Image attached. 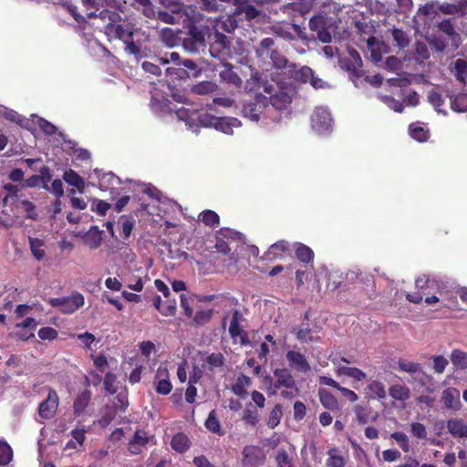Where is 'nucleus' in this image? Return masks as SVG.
<instances>
[{
    "label": "nucleus",
    "instance_id": "nucleus-1",
    "mask_svg": "<svg viewBox=\"0 0 467 467\" xmlns=\"http://www.w3.org/2000/svg\"><path fill=\"white\" fill-rule=\"evenodd\" d=\"M109 23L106 29L109 34L114 35V36L121 40L125 45V51L130 55L136 57L141 55V44L139 40H134V36L140 33V29L135 27L131 23H122L114 25Z\"/></svg>",
    "mask_w": 467,
    "mask_h": 467
},
{
    "label": "nucleus",
    "instance_id": "nucleus-2",
    "mask_svg": "<svg viewBox=\"0 0 467 467\" xmlns=\"http://www.w3.org/2000/svg\"><path fill=\"white\" fill-rule=\"evenodd\" d=\"M188 36L195 39V42L204 44L205 36L209 32L208 20L195 9L186 11Z\"/></svg>",
    "mask_w": 467,
    "mask_h": 467
},
{
    "label": "nucleus",
    "instance_id": "nucleus-3",
    "mask_svg": "<svg viewBox=\"0 0 467 467\" xmlns=\"http://www.w3.org/2000/svg\"><path fill=\"white\" fill-rule=\"evenodd\" d=\"M271 110L269 98L256 94L253 99L244 103L242 112L244 118L257 122L263 114L269 113Z\"/></svg>",
    "mask_w": 467,
    "mask_h": 467
},
{
    "label": "nucleus",
    "instance_id": "nucleus-4",
    "mask_svg": "<svg viewBox=\"0 0 467 467\" xmlns=\"http://www.w3.org/2000/svg\"><path fill=\"white\" fill-rule=\"evenodd\" d=\"M84 303V296L78 292H74L69 296L54 297L49 299V304L53 307L58 308V310L64 314H72L76 312L78 308L83 306Z\"/></svg>",
    "mask_w": 467,
    "mask_h": 467
},
{
    "label": "nucleus",
    "instance_id": "nucleus-5",
    "mask_svg": "<svg viewBox=\"0 0 467 467\" xmlns=\"http://www.w3.org/2000/svg\"><path fill=\"white\" fill-rule=\"evenodd\" d=\"M196 116H198L196 123L198 122L202 127H214L224 133H229L231 130L230 123L224 118L213 116L203 110H197Z\"/></svg>",
    "mask_w": 467,
    "mask_h": 467
},
{
    "label": "nucleus",
    "instance_id": "nucleus-6",
    "mask_svg": "<svg viewBox=\"0 0 467 467\" xmlns=\"http://www.w3.org/2000/svg\"><path fill=\"white\" fill-rule=\"evenodd\" d=\"M265 462L264 451L254 445H246L242 451L243 467H259Z\"/></svg>",
    "mask_w": 467,
    "mask_h": 467
},
{
    "label": "nucleus",
    "instance_id": "nucleus-7",
    "mask_svg": "<svg viewBox=\"0 0 467 467\" xmlns=\"http://www.w3.org/2000/svg\"><path fill=\"white\" fill-rule=\"evenodd\" d=\"M58 405L59 398L57 391L49 388L47 397L39 404L38 415L42 419L50 420L55 417Z\"/></svg>",
    "mask_w": 467,
    "mask_h": 467
},
{
    "label": "nucleus",
    "instance_id": "nucleus-8",
    "mask_svg": "<svg viewBox=\"0 0 467 467\" xmlns=\"http://www.w3.org/2000/svg\"><path fill=\"white\" fill-rule=\"evenodd\" d=\"M81 2L86 9V15L88 18H95L99 16L103 20L108 18L110 22H117L120 18L118 13L107 9L100 11V13L98 15L97 12L100 7V3L99 0H81Z\"/></svg>",
    "mask_w": 467,
    "mask_h": 467
},
{
    "label": "nucleus",
    "instance_id": "nucleus-9",
    "mask_svg": "<svg viewBox=\"0 0 467 467\" xmlns=\"http://www.w3.org/2000/svg\"><path fill=\"white\" fill-rule=\"evenodd\" d=\"M309 29L316 33L317 38L322 43H330L332 36L327 26L326 19L321 16H315L310 18Z\"/></svg>",
    "mask_w": 467,
    "mask_h": 467
},
{
    "label": "nucleus",
    "instance_id": "nucleus-10",
    "mask_svg": "<svg viewBox=\"0 0 467 467\" xmlns=\"http://www.w3.org/2000/svg\"><path fill=\"white\" fill-rule=\"evenodd\" d=\"M285 358L292 369L302 373H307L311 370L310 364L304 354L295 350H288Z\"/></svg>",
    "mask_w": 467,
    "mask_h": 467
},
{
    "label": "nucleus",
    "instance_id": "nucleus-11",
    "mask_svg": "<svg viewBox=\"0 0 467 467\" xmlns=\"http://www.w3.org/2000/svg\"><path fill=\"white\" fill-rule=\"evenodd\" d=\"M234 16H244L246 21H252L260 15V11L251 4V0H234Z\"/></svg>",
    "mask_w": 467,
    "mask_h": 467
},
{
    "label": "nucleus",
    "instance_id": "nucleus-12",
    "mask_svg": "<svg viewBox=\"0 0 467 467\" xmlns=\"http://www.w3.org/2000/svg\"><path fill=\"white\" fill-rule=\"evenodd\" d=\"M274 377L275 379L273 383L275 389H279L283 387L290 389H296V380L288 368H283L275 369Z\"/></svg>",
    "mask_w": 467,
    "mask_h": 467
},
{
    "label": "nucleus",
    "instance_id": "nucleus-13",
    "mask_svg": "<svg viewBox=\"0 0 467 467\" xmlns=\"http://www.w3.org/2000/svg\"><path fill=\"white\" fill-rule=\"evenodd\" d=\"M342 67L354 74L358 75V71L362 67L363 62L359 53L354 48L348 49V57L341 59Z\"/></svg>",
    "mask_w": 467,
    "mask_h": 467
},
{
    "label": "nucleus",
    "instance_id": "nucleus-14",
    "mask_svg": "<svg viewBox=\"0 0 467 467\" xmlns=\"http://www.w3.org/2000/svg\"><path fill=\"white\" fill-rule=\"evenodd\" d=\"M441 401L445 409L458 410L461 408L460 391L455 388H446L441 393Z\"/></svg>",
    "mask_w": 467,
    "mask_h": 467
},
{
    "label": "nucleus",
    "instance_id": "nucleus-15",
    "mask_svg": "<svg viewBox=\"0 0 467 467\" xmlns=\"http://www.w3.org/2000/svg\"><path fill=\"white\" fill-rule=\"evenodd\" d=\"M168 369L165 367L161 366L157 369L155 376L157 379L155 390L158 394L167 395L171 392L172 386L168 379Z\"/></svg>",
    "mask_w": 467,
    "mask_h": 467
},
{
    "label": "nucleus",
    "instance_id": "nucleus-16",
    "mask_svg": "<svg viewBox=\"0 0 467 467\" xmlns=\"http://www.w3.org/2000/svg\"><path fill=\"white\" fill-rule=\"evenodd\" d=\"M219 76L222 81L233 85L235 88L242 86V79L237 73L234 71V67L231 63H223V68L219 71Z\"/></svg>",
    "mask_w": 467,
    "mask_h": 467
},
{
    "label": "nucleus",
    "instance_id": "nucleus-17",
    "mask_svg": "<svg viewBox=\"0 0 467 467\" xmlns=\"http://www.w3.org/2000/svg\"><path fill=\"white\" fill-rule=\"evenodd\" d=\"M149 442V437L144 430H137L129 442V451L131 454H139L141 448L145 447Z\"/></svg>",
    "mask_w": 467,
    "mask_h": 467
},
{
    "label": "nucleus",
    "instance_id": "nucleus-18",
    "mask_svg": "<svg viewBox=\"0 0 467 467\" xmlns=\"http://www.w3.org/2000/svg\"><path fill=\"white\" fill-rule=\"evenodd\" d=\"M448 432L454 438H467V423L459 418L447 420Z\"/></svg>",
    "mask_w": 467,
    "mask_h": 467
},
{
    "label": "nucleus",
    "instance_id": "nucleus-19",
    "mask_svg": "<svg viewBox=\"0 0 467 467\" xmlns=\"http://www.w3.org/2000/svg\"><path fill=\"white\" fill-rule=\"evenodd\" d=\"M294 333L296 339L302 343H313L320 341V337L314 334V331L310 328L308 323H302L299 327L294 329Z\"/></svg>",
    "mask_w": 467,
    "mask_h": 467
},
{
    "label": "nucleus",
    "instance_id": "nucleus-20",
    "mask_svg": "<svg viewBox=\"0 0 467 467\" xmlns=\"http://www.w3.org/2000/svg\"><path fill=\"white\" fill-rule=\"evenodd\" d=\"M91 391L87 389L77 396L73 403V412L76 417H79L84 413L91 400Z\"/></svg>",
    "mask_w": 467,
    "mask_h": 467
},
{
    "label": "nucleus",
    "instance_id": "nucleus-21",
    "mask_svg": "<svg viewBox=\"0 0 467 467\" xmlns=\"http://www.w3.org/2000/svg\"><path fill=\"white\" fill-rule=\"evenodd\" d=\"M229 38L220 32H215L213 43L210 46V52L213 57H217L223 50H229Z\"/></svg>",
    "mask_w": 467,
    "mask_h": 467
},
{
    "label": "nucleus",
    "instance_id": "nucleus-22",
    "mask_svg": "<svg viewBox=\"0 0 467 467\" xmlns=\"http://www.w3.org/2000/svg\"><path fill=\"white\" fill-rule=\"evenodd\" d=\"M290 249L289 243L285 240H280L273 244L265 253V258L275 260L282 257Z\"/></svg>",
    "mask_w": 467,
    "mask_h": 467
},
{
    "label": "nucleus",
    "instance_id": "nucleus-23",
    "mask_svg": "<svg viewBox=\"0 0 467 467\" xmlns=\"http://www.w3.org/2000/svg\"><path fill=\"white\" fill-rule=\"evenodd\" d=\"M312 125L317 130H327L331 123L330 115L324 109H317L311 118Z\"/></svg>",
    "mask_w": 467,
    "mask_h": 467
},
{
    "label": "nucleus",
    "instance_id": "nucleus-24",
    "mask_svg": "<svg viewBox=\"0 0 467 467\" xmlns=\"http://www.w3.org/2000/svg\"><path fill=\"white\" fill-rule=\"evenodd\" d=\"M318 396L321 404L327 410L335 411L339 410L337 399L328 390L325 389H318Z\"/></svg>",
    "mask_w": 467,
    "mask_h": 467
},
{
    "label": "nucleus",
    "instance_id": "nucleus-25",
    "mask_svg": "<svg viewBox=\"0 0 467 467\" xmlns=\"http://www.w3.org/2000/svg\"><path fill=\"white\" fill-rule=\"evenodd\" d=\"M63 180L70 186H74L82 193L85 189V181L74 170L69 169L63 174Z\"/></svg>",
    "mask_w": 467,
    "mask_h": 467
},
{
    "label": "nucleus",
    "instance_id": "nucleus-26",
    "mask_svg": "<svg viewBox=\"0 0 467 467\" xmlns=\"http://www.w3.org/2000/svg\"><path fill=\"white\" fill-rule=\"evenodd\" d=\"M337 376H347L355 381H361L366 379L367 375L361 369L355 367L339 366L336 369Z\"/></svg>",
    "mask_w": 467,
    "mask_h": 467
},
{
    "label": "nucleus",
    "instance_id": "nucleus-27",
    "mask_svg": "<svg viewBox=\"0 0 467 467\" xmlns=\"http://www.w3.org/2000/svg\"><path fill=\"white\" fill-rule=\"evenodd\" d=\"M171 446L174 451L182 453L190 448L191 441L186 434L179 432L171 438Z\"/></svg>",
    "mask_w": 467,
    "mask_h": 467
},
{
    "label": "nucleus",
    "instance_id": "nucleus-28",
    "mask_svg": "<svg viewBox=\"0 0 467 467\" xmlns=\"http://www.w3.org/2000/svg\"><path fill=\"white\" fill-rule=\"evenodd\" d=\"M130 6L141 11L148 18H153L156 16L154 5L150 0H132Z\"/></svg>",
    "mask_w": 467,
    "mask_h": 467
},
{
    "label": "nucleus",
    "instance_id": "nucleus-29",
    "mask_svg": "<svg viewBox=\"0 0 467 467\" xmlns=\"http://www.w3.org/2000/svg\"><path fill=\"white\" fill-rule=\"evenodd\" d=\"M291 97L285 92H280L269 99V106L273 109H283L291 103Z\"/></svg>",
    "mask_w": 467,
    "mask_h": 467
},
{
    "label": "nucleus",
    "instance_id": "nucleus-30",
    "mask_svg": "<svg viewBox=\"0 0 467 467\" xmlns=\"http://www.w3.org/2000/svg\"><path fill=\"white\" fill-rule=\"evenodd\" d=\"M176 116L180 120H182L186 123V125H189V127H192L196 124V113L197 109H187L184 107H182L178 109L176 111Z\"/></svg>",
    "mask_w": 467,
    "mask_h": 467
},
{
    "label": "nucleus",
    "instance_id": "nucleus-31",
    "mask_svg": "<svg viewBox=\"0 0 467 467\" xmlns=\"http://www.w3.org/2000/svg\"><path fill=\"white\" fill-rule=\"evenodd\" d=\"M160 37L163 44L167 47H173L179 43L178 33L170 27H164L160 31Z\"/></svg>",
    "mask_w": 467,
    "mask_h": 467
},
{
    "label": "nucleus",
    "instance_id": "nucleus-32",
    "mask_svg": "<svg viewBox=\"0 0 467 467\" xmlns=\"http://www.w3.org/2000/svg\"><path fill=\"white\" fill-rule=\"evenodd\" d=\"M204 426L213 433H215L219 436L224 435V431L221 428V423L214 410L209 413L208 418L204 422Z\"/></svg>",
    "mask_w": 467,
    "mask_h": 467
},
{
    "label": "nucleus",
    "instance_id": "nucleus-33",
    "mask_svg": "<svg viewBox=\"0 0 467 467\" xmlns=\"http://www.w3.org/2000/svg\"><path fill=\"white\" fill-rule=\"evenodd\" d=\"M199 221L205 226L214 228L219 225L220 217L214 211L205 210L199 214Z\"/></svg>",
    "mask_w": 467,
    "mask_h": 467
},
{
    "label": "nucleus",
    "instance_id": "nucleus-34",
    "mask_svg": "<svg viewBox=\"0 0 467 467\" xmlns=\"http://www.w3.org/2000/svg\"><path fill=\"white\" fill-rule=\"evenodd\" d=\"M391 36L396 46L399 48L403 49L409 47L410 43V38L407 32L400 28H393L391 29Z\"/></svg>",
    "mask_w": 467,
    "mask_h": 467
},
{
    "label": "nucleus",
    "instance_id": "nucleus-35",
    "mask_svg": "<svg viewBox=\"0 0 467 467\" xmlns=\"http://www.w3.org/2000/svg\"><path fill=\"white\" fill-rule=\"evenodd\" d=\"M296 256L300 262L308 264L314 260V252L307 245L298 244L296 249Z\"/></svg>",
    "mask_w": 467,
    "mask_h": 467
},
{
    "label": "nucleus",
    "instance_id": "nucleus-36",
    "mask_svg": "<svg viewBox=\"0 0 467 467\" xmlns=\"http://www.w3.org/2000/svg\"><path fill=\"white\" fill-rule=\"evenodd\" d=\"M389 395L397 400L404 401L410 398V391L405 385L396 384L389 388Z\"/></svg>",
    "mask_w": 467,
    "mask_h": 467
},
{
    "label": "nucleus",
    "instance_id": "nucleus-37",
    "mask_svg": "<svg viewBox=\"0 0 467 467\" xmlns=\"http://www.w3.org/2000/svg\"><path fill=\"white\" fill-rule=\"evenodd\" d=\"M29 245L30 250L33 256L37 260L41 261L46 256V252L44 250V241L38 238H29Z\"/></svg>",
    "mask_w": 467,
    "mask_h": 467
},
{
    "label": "nucleus",
    "instance_id": "nucleus-38",
    "mask_svg": "<svg viewBox=\"0 0 467 467\" xmlns=\"http://www.w3.org/2000/svg\"><path fill=\"white\" fill-rule=\"evenodd\" d=\"M241 317L242 315L240 314L239 310L235 309L233 311L232 319L229 326V334L233 339L238 337V335L244 331L240 325Z\"/></svg>",
    "mask_w": 467,
    "mask_h": 467
},
{
    "label": "nucleus",
    "instance_id": "nucleus-39",
    "mask_svg": "<svg viewBox=\"0 0 467 467\" xmlns=\"http://www.w3.org/2000/svg\"><path fill=\"white\" fill-rule=\"evenodd\" d=\"M451 360L457 368H467V352L453 349L451 354Z\"/></svg>",
    "mask_w": 467,
    "mask_h": 467
},
{
    "label": "nucleus",
    "instance_id": "nucleus-40",
    "mask_svg": "<svg viewBox=\"0 0 467 467\" xmlns=\"http://www.w3.org/2000/svg\"><path fill=\"white\" fill-rule=\"evenodd\" d=\"M217 88L215 83L212 81H202L194 85L192 88V92L197 95H208L213 93Z\"/></svg>",
    "mask_w": 467,
    "mask_h": 467
},
{
    "label": "nucleus",
    "instance_id": "nucleus-41",
    "mask_svg": "<svg viewBox=\"0 0 467 467\" xmlns=\"http://www.w3.org/2000/svg\"><path fill=\"white\" fill-rule=\"evenodd\" d=\"M328 459L327 461V465L328 467H345L346 461L345 458L337 453V450L333 448L330 449L327 452Z\"/></svg>",
    "mask_w": 467,
    "mask_h": 467
},
{
    "label": "nucleus",
    "instance_id": "nucleus-42",
    "mask_svg": "<svg viewBox=\"0 0 467 467\" xmlns=\"http://www.w3.org/2000/svg\"><path fill=\"white\" fill-rule=\"evenodd\" d=\"M455 78L461 83H465L467 79V61L462 58H458L454 64Z\"/></svg>",
    "mask_w": 467,
    "mask_h": 467
},
{
    "label": "nucleus",
    "instance_id": "nucleus-43",
    "mask_svg": "<svg viewBox=\"0 0 467 467\" xmlns=\"http://www.w3.org/2000/svg\"><path fill=\"white\" fill-rule=\"evenodd\" d=\"M13 458V451L10 445L0 440V466L8 464Z\"/></svg>",
    "mask_w": 467,
    "mask_h": 467
},
{
    "label": "nucleus",
    "instance_id": "nucleus-44",
    "mask_svg": "<svg viewBox=\"0 0 467 467\" xmlns=\"http://www.w3.org/2000/svg\"><path fill=\"white\" fill-rule=\"evenodd\" d=\"M282 416V406L280 404L275 405V407L270 411L267 426L271 429H275L280 423Z\"/></svg>",
    "mask_w": 467,
    "mask_h": 467
},
{
    "label": "nucleus",
    "instance_id": "nucleus-45",
    "mask_svg": "<svg viewBox=\"0 0 467 467\" xmlns=\"http://www.w3.org/2000/svg\"><path fill=\"white\" fill-rule=\"evenodd\" d=\"M275 45V40L272 37H265L260 41L259 47L257 48V54L260 57H268Z\"/></svg>",
    "mask_w": 467,
    "mask_h": 467
},
{
    "label": "nucleus",
    "instance_id": "nucleus-46",
    "mask_svg": "<svg viewBox=\"0 0 467 467\" xmlns=\"http://www.w3.org/2000/svg\"><path fill=\"white\" fill-rule=\"evenodd\" d=\"M451 109L458 112L467 111V94L461 93L456 95L451 99Z\"/></svg>",
    "mask_w": 467,
    "mask_h": 467
},
{
    "label": "nucleus",
    "instance_id": "nucleus-47",
    "mask_svg": "<svg viewBox=\"0 0 467 467\" xmlns=\"http://www.w3.org/2000/svg\"><path fill=\"white\" fill-rule=\"evenodd\" d=\"M243 420L251 426H255L259 422L258 411L247 406L244 410Z\"/></svg>",
    "mask_w": 467,
    "mask_h": 467
},
{
    "label": "nucleus",
    "instance_id": "nucleus-48",
    "mask_svg": "<svg viewBox=\"0 0 467 467\" xmlns=\"http://www.w3.org/2000/svg\"><path fill=\"white\" fill-rule=\"evenodd\" d=\"M390 438L395 440L398 442V444L400 445V447L401 448V450L404 452H408L410 451V446L409 438L404 432H401V431L393 432L390 434Z\"/></svg>",
    "mask_w": 467,
    "mask_h": 467
},
{
    "label": "nucleus",
    "instance_id": "nucleus-49",
    "mask_svg": "<svg viewBox=\"0 0 467 467\" xmlns=\"http://www.w3.org/2000/svg\"><path fill=\"white\" fill-rule=\"evenodd\" d=\"M205 361L209 365V369L213 371L215 368L222 367L224 364V357L222 353H212L206 358Z\"/></svg>",
    "mask_w": 467,
    "mask_h": 467
},
{
    "label": "nucleus",
    "instance_id": "nucleus-50",
    "mask_svg": "<svg viewBox=\"0 0 467 467\" xmlns=\"http://www.w3.org/2000/svg\"><path fill=\"white\" fill-rule=\"evenodd\" d=\"M398 368L400 370L409 373H415L421 369L420 363L411 362L405 359H400L398 361Z\"/></svg>",
    "mask_w": 467,
    "mask_h": 467
},
{
    "label": "nucleus",
    "instance_id": "nucleus-51",
    "mask_svg": "<svg viewBox=\"0 0 467 467\" xmlns=\"http://www.w3.org/2000/svg\"><path fill=\"white\" fill-rule=\"evenodd\" d=\"M354 413L359 425H365L369 421V413L365 407L356 405L354 408Z\"/></svg>",
    "mask_w": 467,
    "mask_h": 467
},
{
    "label": "nucleus",
    "instance_id": "nucleus-52",
    "mask_svg": "<svg viewBox=\"0 0 467 467\" xmlns=\"http://www.w3.org/2000/svg\"><path fill=\"white\" fill-rule=\"evenodd\" d=\"M267 57L273 61V64L276 68H285L286 66L287 59L276 49L272 50Z\"/></svg>",
    "mask_w": 467,
    "mask_h": 467
},
{
    "label": "nucleus",
    "instance_id": "nucleus-53",
    "mask_svg": "<svg viewBox=\"0 0 467 467\" xmlns=\"http://www.w3.org/2000/svg\"><path fill=\"white\" fill-rule=\"evenodd\" d=\"M237 27H238V16H234V12H233L232 15L228 16L225 18V20H223L221 24V28L228 33L234 31V29Z\"/></svg>",
    "mask_w": 467,
    "mask_h": 467
},
{
    "label": "nucleus",
    "instance_id": "nucleus-54",
    "mask_svg": "<svg viewBox=\"0 0 467 467\" xmlns=\"http://www.w3.org/2000/svg\"><path fill=\"white\" fill-rule=\"evenodd\" d=\"M117 380V376L112 372H107L104 379V389L109 394H115L117 392V388L114 386L115 382Z\"/></svg>",
    "mask_w": 467,
    "mask_h": 467
},
{
    "label": "nucleus",
    "instance_id": "nucleus-55",
    "mask_svg": "<svg viewBox=\"0 0 467 467\" xmlns=\"http://www.w3.org/2000/svg\"><path fill=\"white\" fill-rule=\"evenodd\" d=\"M368 389L379 399H384L386 397L385 387L380 381H372L368 384Z\"/></svg>",
    "mask_w": 467,
    "mask_h": 467
},
{
    "label": "nucleus",
    "instance_id": "nucleus-56",
    "mask_svg": "<svg viewBox=\"0 0 467 467\" xmlns=\"http://www.w3.org/2000/svg\"><path fill=\"white\" fill-rule=\"evenodd\" d=\"M438 28L451 37H454L457 36V33L454 29V26L451 23V19H443L438 24Z\"/></svg>",
    "mask_w": 467,
    "mask_h": 467
},
{
    "label": "nucleus",
    "instance_id": "nucleus-57",
    "mask_svg": "<svg viewBox=\"0 0 467 467\" xmlns=\"http://www.w3.org/2000/svg\"><path fill=\"white\" fill-rule=\"evenodd\" d=\"M163 308H161V315L165 317L174 316L176 313V300L171 299L170 296L163 301Z\"/></svg>",
    "mask_w": 467,
    "mask_h": 467
},
{
    "label": "nucleus",
    "instance_id": "nucleus-58",
    "mask_svg": "<svg viewBox=\"0 0 467 467\" xmlns=\"http://www.w3.org/2000/svg\"><path fill=\"white\" fill-rule=\"evenodd\" d=\"M411 435L417 439H425L427 437L426 427L420 422H413L410 425Z\"/></svg>",
    "mask_w": 467,
    "mask_h": 467
},
{
    "label": "nucleus",
    "instance_id": "nucleus-59",
    "mask_svg": "<svg viewBox=\"0 0 467 467\" xmlns=\"http://www.w3.org/2000/svg\"><path fill=\"white\" fill-rule=\"evenodd\" d=\"M44 188L50 191L57 199L64 195L63 183L59 179L54 180L50 187L47 184H45Z\"/></svg>",
    "mask_w": 467,
    "mask_h": 467
},
{
    "label": "nucleus",
    "instance_id": "nucleus-60",
    "mask_svg": "<svg viewBox=\"0 0 467 467\" xmlns=\"http://www.w3.org/2000/svg\"><path fill=\"white\" fill-rule=\"evenodd\" d=\"M37 335H38L39 338H41L42 340H46V339L53 340L57 337L58 333L53 327H44L38 330Z\"/></svg>",
    "mask_w": 467,
    "mask_h": 467
},
{
    "label": "nucleus",
    "instance_id": "nucleus-61",
    "mask_svg": "<svg viewBox=\"0 0 467 467\" xmlns=\"http://www.w3.org/2000/svg\"><path fill=\"white\" fill-rule=\"evenodd\" d=\"M410 132L411 137L420 142L426 141L429 137L428 131L421 127L410 126Z\"/></svg>",
    "mask_w": 467,
    "mask_h": 467
},
{
    "label": "nucleus",
    "instance_id": "nucleus-62",
    "mask_svg": "<svg viewBox=\"0 0 467 467\" xmlns=\"http://www.w3.org/2000/svg\"><path fill=\"white\" fill-rule=\"evenodd\" d=\"M383 101L388 105L389 108L392 109L395 112L401 113L404 110L403 102L394 99L391 96H385Z\"/></svg>",
    "mask_w": 467,
    "mask_h": 467
},
{
    "label": "nucleus",
    "instance_id": "nucleus-63",
    "mask_svg": "<svg viewBox=\"0 0 467 467\" xmlns=\"http://www.w3.org/2000/svg\"><path fill=\"white\" fill-rule=\"evenodd\" d=\"M275 461L277 467H293L288 453L285 450H279Z\"/></svg>",
    "mask_w": 467,
    "mask_h": 467
},
{
    "label": "nucleus",
    "instance_id": "nucleus-64",
    "mask_svg": "<svg viewBox=\"0 0 467 467\" xmlns=\"http://www.w3.org/2000/svg\"><path fill=\"white\" fill-rule=\"evenodd\" d=\"M429 102L435 108L439 109L444 104L442 96L435 89H431L428 95Z\"/></svg>",
    "mask_w": 467,
    "mask_h": 467
}]
</instances>
